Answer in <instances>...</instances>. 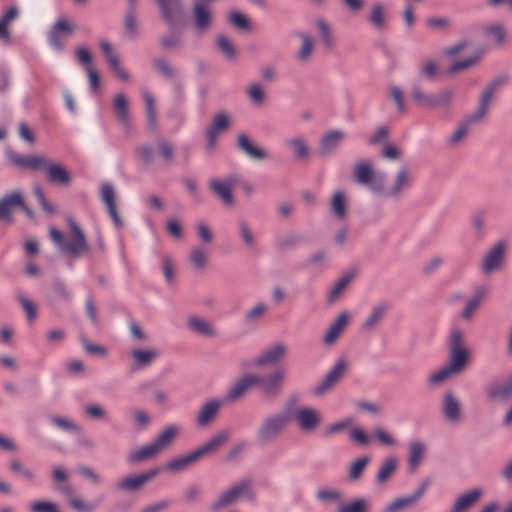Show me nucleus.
Instances as JSON below:
<instances>
[{"label": "nucleus", "mask_w": 512, "mask_h": 512, "mask_svg": "<svg viewBox=\"0 0 512 512\" xmlns=\"http://www.w3.org/2000/svg\"><path fill=\"white\" fill-rule=\"evenodd\" d=\"M469 352L460 329H453L449 338V361L446 365L454 374L461 373L468 363Z\"/></svg>", "instance_id": "423d86ee"}, {"label": "nucleus", "mask_w": 512, "mask_h": 512, "mask_svg": "<svg viewBox=\"0 0 512 512\" xmlns=\"http://www.w3.org/2000/svg\"><path fill=\"white\" fill-rule=\"evenodd\" d=\"M387 97L394 102L396 110L399 114L402 115L406 112L404 94L399 86H389L387 89Z\"/></svg>", "instance_id": "de8ad7c7"}, {"label": "nucleus", "mask_w": 512, "mask_h": 512, "mask_svg": "<svg viewBox=\"0 0 512 512\" xmlns=\"http://www.w3.org/2000/svg\"><path fill=\"white\" fill-rule=\"evenodd\" d=\"M301 240V236L295 233L280 235L276 239V248L279 251L290 250L299 244Z\"/></svg>", "instance_id": "09e8293b"}, {"label": "nucleus", "mask_w": 512, "mask_h": 512, "mask_svg": "<svg viewBox=\"0 0 512 512\" xmlns=\"http://www.w3.org/2000/svg\"><path fill=\"white\" fill-rule=\"evenodd\" d=\"M18 300L26 313V318L29 323H33L37 317V307L36 305L27 297L19 296Z\"/></svg>", "instance_id": "69168bd1"}, {"label": "nucleus", "mask_w": 512, "mask_h": 512, "mask_svg": "<svg viewBox=\"0 0 512 512\" xmlns=\"http://www.w3.org/2000/svg\"><path fill=\"white\" fill-rule=\"evenodd\" d=\"M160 453L159 449L155 445L154 442L147 444L141 447L138 450L133 451L129 457L128 461L131 463H139L148 459H152L156 457Z\"/></svg>", "instance_id": "e433bc0d"}, {"label": "nucleus", "mask_w": 512, "mask_h": 512, "mask_svg": "<svg viewBox=\"0 0 512 512\" xmlns=\"http://www.w3.org/2000/svg\"><path fill=\"white\" fill-rule=\"evenodd\" d=\"M487 396L496 401L507 402L512 397V377L501 382H493L486 388Z\"/></svg>", "instance_id": "5701e85b"}, {"label": "nucleus", "mask_w": 512, "mask_h": 512, "mask_svg": "<svg viewBox=\"0 0 512 512\" xmlns=\"http://www.w3.org/2000/svg\"><path fill=\"white\" fill-rule=\"evenodd\" d=\"M266 311L267 305L260 302L245 313V320L250 323L256 322L265 315Z\"/></svg>", "instance_id": "338daca9"}, {"label": "nucleus", "mask_w": 512, "mask_h": 512, "mask_svg": "<svg viewBox=\"0 0 512 512\" xmlns=\"http://www.w3.org/2000/svg\"><path fill=\"white\" fill-rule=\"evenodd\" d=\"M285 378L286 372L280 368L266 376L255 374L256 386L261 396L266 399H275L281 394Z\"/></svg>", "instance_id": "6e6552de"}, {"label": "nucleus", "mask_w": 512, "mask_h": 512, "mask_svg": "<svg viewBox=\"0 0 512 512\" xmlns=\"http://www.w3.org/2000/svg\"><path fill=\"white\" fill-rule=\"evenodd\" d=\"M66 221L71 230V235L68 240H64L60 251L68 254L72 258H79L89 251L88 242L84 232L73 217L68 216Z\"/></svg>", "instance_id": "0eeeda50"}, {"label": "nucleus", "mask_w": 512, "mask_h": 512, "mask_svg": "<svg viewBox=\"0 0 512 512\" xmlns=\"http://www.w3.org/2000/svg\"><path fill=\"white\" fill-rule=\"evenodd\" d=\"M124 29L125 33L130 38H135L137 36V20L134 15V7L131 8L125 13L124 16Z\"/></svg>", "instance_id": "052dcab7"}, {"label": "nucleus", "mask_w": 512, "mask_h": 512, "mask_svg": "<svg viewBox=\"0 0 512 512\" xmlns=\"http://www.w3.org/2000/svg\"><path fill=\"white\" fill-rule=\"evenodd\" d=\"M344 132L341 130H332L325 133L319 144L320 154L323 156H327L332 154L336 148L340 145L341 141L344 139Z\"/></svg>", "instance_id": "cd10ccee"}, {"label": "nucleus", "mask_w": 512, "mask_h": 512, "mask_svg": "<svg viewBox=\"0 0 512 512\" xmlns=\"http://www.w3.org/2000/svg\"><path fill=\"white\" fill-rule=\"evenodd\" d=\"M397 467V460L394 457L386 458L377 473L376 481L378 484H384L395 472Z\"/></svg>", "instance_id": "a18cd8bd"}, {"label": "nucleus", "mask_w": 512, "mask_h": 512, "mask_svg": "<svg viewBox=\"0 0 512 512\" xmlns=\"http://www.w3.org/2000/svg\"><path fill=\"white\" fill-rule=\"evenodd\" d=\"M505 81V78L498 77L485 86L480 94L476 111L467 115L460 121L456 130L450 137L451 144L461 142L473 126L481 123L486 118L496 91Z\"/></svg>", "instance_id": "f03ea898"}, {"label": "nucleus", "mask_w": 512, "mask_h": 512, "mask_svg": "<svg viewBox=\"0 0 512 512\" xmlns=\"http://www.w3.org/2000/svg\"><path fill=\"white\" fill-rule=\"evenodd\" d=\"M298 37L302 40V45L298 50L296 57L300 62H306L313 52V41L304 33H299Z\"/></svg>", "instance_id": "3c124183"}, {"label": "nucleus", "mask_w": 512, "mask_h": 512, "mask_svg": "<svg viewBox=\"0 0 512 512\" xmlns=\"http://www.w3.org/2000/svg\"><path fill=\"white\" fill-rule=\"evenodd\" d=\"M187 326L193 333L214 338L218 335L214 325L206 319L198 316H190L187 319Z\"/></svg>", "instance_id": "c85d7f7f"}, {"label": "nucleus", "mask_w": 512, "mask_h": 512, "mask_svg": "<svg viewBox=\"0 0 512 512\" xmlns=\"http://www.w3.org/2000/svg\"><path fill=\"white\" fill-rule=\"evenodd\" d=\"M179 433V428L176 425H170L166 427L153 441L159 451L166 449L169 447L176 436Z\"/></svg>", "instance_id": "4c0bfd02"}, {"label": "nucleus", "mask_w": 512, "mask_h": 512, "mask_svg": "<svg viewBox=\"0 0 512 512\" xmlns=\"http://www.w3.org/2000/svg\"><path fill=\"white\" fill-rule=\"evenodd\" d=\"M480 488L471 489L458 496L449 512H468L481 498Z\"/></svg>", "instance_id": "b1692460"}, {"label": "nucleus", "mask_w": 512, "mask_h": 512, "mask_svg": "<svg viewBox=\"0 0 512 512\" xmlns=\"http://www.w3.org/2000/svg\"><path fill=\"white\" fill-rule=\"evenodd\" d=\"M156 71L164 78L172 80L176 77V69L173 68L164 58H156L153 60Z\"/></svg>", "instance_id": "603ef678"}, {"label": "nucleus", "mask_w": 512, "mask_h": 512, "mask_svg": "<svg viewBox=\"0 0 512 512\" xmlns=\"http://www.w3.org/2000/svg\"><path fill=\"white\" fill-rule=\"evenodd\" d=\"M285 146L290 149L297 160H305L310 155L306 140L302 137H293L285 140Z\"/></svg>", "instance_id": "f704fd0d"}, {"label": "nucleus", "mask_w": 512, "mask_h": 512, "mask_svg": "<svg viewBox=\"0 0 512 512\" xmlns=\"http://www.w3.org/2000/svg\"><path fill=\"white\" fill-rule=\"evenodd\" d=\"M411 97L415 103L425 109H441L445 115L451 110L455 92L452 89H444L435 94H426L419 81H415L411 88Z\"/></svg>", "instance_id": "20e7f679"}, {"label": "nucleus", "mask_w": 512, "mask_h": 512, "mask_svg": "<svg viewBox=\"0 0 512 512\" xmlns=\"http://www.w3.org/2000/svg\"><path fill=\"white\" fill-rule=\"evenodd\" d=\"M224 401L220 399H209L204 402L196 415V425L200 428L210 426L218 417Z\"/></svg>", "instance_id": "dca6fc26"}, {"label": "nucleus", "mask_w": 512, "mask_h": 512, "mask_svg": "<svg viewBox=\"0 0 512 512\" xmlns=\"http://www.w3.org/2000/svg\"><path fill=\"white\" fill-rule=\"evenodd\" d=\"M142 97L145 103L148 128L150 130H155L157 127V119L154 97L149 91L146 90L142 92Z\"/></svg>", "instance_id": "37998d69"}, {"label": "nucleus", "mask_w": 512, "mask_h": 512, "mask_svg": "<svg viewBox=\"0 0 512 512\" xmlns=\"http://www.w3.org/2000/svg\"><path fill=\"white\" fill-rule=\"evenodd\" d=\"M388 309L389 305L386 302H381L373 306L370 314L362 324V329L364 331H370L374 329L382 321Z\"/></svg>", "instance_id": "2f4dec72"}, {"label": "nucleus", "mask_w": 512, "mask_h": 512, "mask_svg": "<svg viewBox=\"0 0 512 512\" xmlns=\"http://www.w3.org/2000/svg\"><path fill=\"white\" fill-rule=\"evenodd\" d=\"M10 160L18 167L29 169L33 172H43L47 181L63 187L70 186L72 176L66 166L56 162L43 154L21 156L13 153Z\"/></svg>", "instance_id": "f257e3e1"}, {"label": "nucleus", "mask_w": 512, "mask_h": 512, "mask_svg": "<svg viewBox=\"0 0 512 512\" xmlns=\"http://www.w3.org/2000/svg\"><path fill=\"white\" fill-rule=\"evenodd\" d=\"M244 496L253 497L252 481L250 479H243L223 491L212 504V508L219 510L231 506Z\"/></svg>", "instance_id": "1a4fd4ad"}, {"label": "nucleus", "mask_w": 512, "mask_h": 512, "mask_svg": "<svg viewBox=\"0 0 512 512\" xmlns=\"http://www.w3.org/2000/svg\"><path fill=\"white\" fill-rule=\"evenodd\" d=\"M369 21L377 30H383L385 28V11L382 4L376 3L372 6Z\"/></svg>", "instance_id": "8fccbe9b"}, {"label": "nucleus", "mask_w": 512, "mask_h": 512, "mask_svg": "<svg viewBox=\"0 0 512 512\" xmlns=\"http://www.w3.org/2000/svg\"><path fill=\"white\" fill-rule=\"evenodd\" d=\"M349 321V315L347 312L340 313L336 319L330 324L323 342L326 345H332L344 331Z\"/></svg>", "instance_id": "7c9ffc66"}, {"label": "nucleus", "mask_w": 512, "mask_h": 512, "mask_svg": "<svg viewBox=\"0 0 512 512\" xmlns=\"http://www.w3.org/2000/svg\"><path fill=\"white\" fill-rule=\"evenodd\" d=\"M142 97L145 103L148 128L150 130H155L157 127V119L154 97L149 91L146 90L142 92Z\"/></svg>", "instance_id": "79ce46f5"}, {"label": "nucleus", "mask_w": 512, "mask_h": 512, "mask_svg": "<svg viewBox=\"0 0 512 512\" xmlns=\"http://www.w3.org/2000/svg\"><path fill=\"white\" fill-rule=\"evenodd\" d=\"M75 24L66 19H59L54 23L48 33V42L50 46L62 51L64 48V38L73 34Z\"/></svg>", "instance_id": "2eb2a0df"}, {"label": "nucleus", "mask_w": 512, "mask_h": 512, "mask_svg": "<svg viewBox=\"0 0 512 512\" xmlns=\"http://www.w3.org/2000/svg\"><path fill=\"white\" fill-rule=\"evenodd\" d=\"M369 461H370V458L367 456H364V457H360L357 460H355L354 462H352L349 467V479L351 481H357L361 477V475H362L365 467L368 465Z\"/></svg>", "instance_id": "6e6d98bb"}, {"label": "nucleus", "mask_w": 512, "mask_h": 512, "mask_svg": "<svg viewBox=\"0 0 512 512\" xmlns=\"http://www.w3.org/2000/svg\"><path fill=\"white\" fill-rule=\"evenodd\" d=\"M216 45L227 59L234 60L236 58L235 47L225 35L217 36Z\"/></svg>", "instance_id": "5fc2aeb1"}, {"label": "nucleus", "mask_w": 512, "mask_h": 512, "mask_svg": "<svg viewBox=\"0 0 512 512\" xmlns=\"http://www.w3.org/2000/svg\"><path fill=\"white\" fill-rule=\"evenodd\" d=\"M254 386H256L255 374H246L229 388L227 398L231 401L237 400Z\"/></svg>", "instance_id": "bb28decb"}, {"label": "nucleus", "mask_w": 512, "mask_h": 512, "mask_svg": "<svg viewBox=\"0 0 512 512\" xmlns=\"http://www.w3.org/2000/svg\"><path fill=\"white\" fill-rule=\"evenodd\" d=\"M19 16V10L16 6H11L1 17H0V39L9 41L10 32L8 26Z\"/></svg>", "instance_id": "58836bf2"}, {"label": "nucleus", "mask_w": 512, "mask_h": 512, "mask_svg": "<svg viewBox=\"0 0 512 512\" xmlns=\"http://www.w3.org/2000/svg\"><path fill=\"white\" fill-rule=\"evenodd\" d=\"M101 199L105 203L108 213L117 227H122L123 222L116 207L115 192L112 184L105 183L101 187Z\"/></svg>", "instance_id": "a878e982"}, {"label": "nucleus", "mask_w": 512, "mask_h": 512, "mask_svg": "<svg viewBox=\"0 0 512 512\" xmlns=\"http://www.w3.org/2000/svg\"><path fill=\"white\" fill-rule=\"evenodd\" d=\"M236 146L241 152L255 161H263L268 158V153L263 148L253 144L245 133L238 134Z\"/></svg>", "instance_id": "aec40b11"}, {"label": "nucleus", "mask_w": 512, "mask_h": 512, "mask_svg": "<svg viewBox=\"0 0 512 512\" xmlns=\"http://www.w3.org/2000/svg\"><path fill=\"white\" fill-rule=\"evenodd\" d=\"M370 508L369 501L364 498H358L344 506L339 512H368Z\"/></svg>", "instance_id": "680f3d73"}, {"label": "nucleus", "mask_w": 512, "mask_h": 512, "mask_svg": "<svg viewBox=\"0 0 512 512\" xmlns=\"http://www.w3.org/2000/svg\"><path fill=\"white\" fill-rule=\"evenodd\" d=\"M442 414L451 423L461 421V403L452 392H446L443 396Z\"/></svg>", "instance_id": "412c9836"}, {"label": "nucleus", "mask_w": 512, "mask_h": 512, "mask_svg": "<svg viewBox=\"0 0 512 512\" xmlns=\"http://www.w3.org/2000/svg\"><path fill=\"white\" fill-rule=\"evenodd\" d=\"M161 16L170 28H177L182 22L185 11L183 0H155Z\"/></svg>", "instance_id": "f8f14e48"}, {"label": "nucleus", "mask_w": 512, "mask_h": 512, "mask_svg": "<svg viewBox=\"0 0 512 512\" xmlns=\"http://www.w3.org/2000/svg\"><path fill=\"white\" fill-rule=\"evenodd\" d=\"M161 469L155 467L140 474L129 475L117 481L115 489L122 492H137L140 491L149 481L155 478Z\"/></svg>", "instance_id": "9b49d317"}, {"label": "nucleus", "mask_w": 512, "mask_h": 512, "mask_svg": "<svg viewBox=\"0 0 512 512\" xmlns=\"http://www.w3.org/2000/svg\"><path fill=\"white\" fill-rule=\"evenodd\" d=\"M287 352V345L283 342H277L269 346L259 356H257L254 360V365L257 367H264L277 364L286 356Z\"/></svg>", "instance_id": "6ab92c4d"}, {"label": "nucleus", "mask_w": 512, "mask_h": 512, "mask_svg": "<svg viewBox=\"0 0 512 512\" xmlns=\"http://www.w3.org/2000/svg\"><path fill=\"white\" fill-rule=\"evenodd\" d=\"M30 510L32 512H60L57 505L49 501H35L31 504Z\"/></svg>", "instance_id": "774afa93"}, {"label": "nucleus", "mask_w": 512, "mask_h": 512, "mask_svg": "<svg viewBox=\"0 0 512 512\" xmlns=\"http://www.w3.org/2000/svg\"><path fill=\"white\" fill-rule=\"evenodd\" d=\"M172 29L173 31L171 33L162 36L159 40L162 48L165 50L176 49L181 44L180 31H176V28Z\"/></svg>", "instance_id": "bf43d9fd"}, {"label": "nucleus", "mask_w": 512, "mask_h": 512, "mask_svg": "<svg viewBox=\"0 0 512 512\" xmlns=\"http://www.w3.org/2000/svg\"><path fill=\"white\" fill-rule=\"evenodd\" d=\"M438 67L435 61L427 60L419 67V76L429 81H433L437 75Z\"/></svg>", "instance_id": "e2e57ef3"}, {"label": "nucleus", "mask_w": 512, "mask_h": 512, "mask_svg": "<svg viewBox=\"0 0 512 512\" xmlns=\"http://www.w3.org/2000/svg\"><path fill=\"white\" fill-rule=\"evenodd\" d=\"M472 229L474 233V237L477 240H480L483 238L485 231H486V217L483 212H478L472 217Z\"/></svg>", "instance_id": "4d7b16f0"}, {"label": "nucleus", "mask_w": 512, "mask_h": 512, "mask_svg": "<svg viewBox=\"0 0 512 512\" xmlns=\"http://www.w3.org/2000/svg\"><path fill=\"white\" fill-rule=\"evenodd\" d=\"M229 439L227 431H221L211 437L207 442L198 447L196 450L189 452L186 455L171 459L166 464V469L173 472H180L188 469L197 463L204 456L215 452Z\"/></svg>", "instance_id": "7ed1b4c3"}, {"label": "nucleus", "mask_w": 512, "mask_h": 512, "mask_svg": "<svg viewBox=\"0 0 512 512\" xmlns=\"http://www.w3.org/2000/svg\"><path fill=\"white\" fill-rule=\"evenodd\" d=\"M289 423L287 413H275L265 417L256 432V439L261 445H269L277 441Z\"/></svg>", "instance_id": "39448f33"}, {"label": "nucleus", "mask_w": 512, "mask_h": 512, "mask_svg": "<svg viewBox=\"0 0 512 512\" xmlns=\"http://www.w3.org/2000/svg\"><path fill=\"white\" fill-rule=\"evenodd\" d=\"M295 417L303 430L315 429L319 422V416L317 412L312 408H303L296 412Z\"/></svg>", "instance_id": "473e14b6"}, {"label": "nucleus", "mask_w": 512, "mask_h": 512, "mask_svg": "<svg viewBox=\"0 0 512 512\" xmlns=\"http://www.w3.org/2000/svg\"><path fill=\"white\" fill-rule=\"evenodd\" d=\"M189 260L193 267L203 270L206 267L207 254L203 248L195 247L191 250Z\"/></svg>", "instance_id": "13d9d810"}, {"label": "nucleus", "mask_w": 512, "mask_h": 512, "mask_svg": "<svg viewBox=\"0 0 512 512\" xmlns=\"http://www.w3.org/2000/svg\"><path fill=\"white\" fill-rule=\"evenodd\" d=\"M18 205H24V199L20 191H13L0 199V221L11 219L13 210Z\"/></svg>", "instance_id": "393cba45"}, {"label": "nucleus", "mask_w": 512, "mask_h": 512, "mask_svg": "<svg viewBox=\"0 0 512 512\" xmlns=\"http://www.w3.org/2000/svg\"><path fill=\"white\" fill-rule=\"evenodd\" d=\"M238 178L230 175L223 180L213 179L209 182L211 191L227 206L234 205L232 188L236 185Z\"/></svg>", "instance_id": "f3484780"}, {"label": "nucleus", "mask_w": 512, "mask_h": 512, "mask_svg": "<svg viewBox=\"0 0 512 512\" xmlns=\"http://www.w3.org/2000/svg\"><path fill=\"white\" fill-rule=\"evenodd\" d=\"M355 272L349 271L342 275L338 281L335 283L333 288L330 291L328 300L329 302L333 303L335 302L338 297L341 295V293L347 288V286L350 284V282L354 279Z\"/></svg>", "instance_id": "c03bdc74"}, {"label": "nucleus", "mask_w": 512, "mask_h": 512, "mask_svg": "<svg viewBox=\"0 0 512 512\" xmlns=\"http://www.w3.org/2000/svg\"><path fill=\"white\" fill-rule=\"evenodd\" d=\"M507 245L503 240L496 242L483 255L480 268L484 275L490 276L501 270L505 261Z\"/></svg>", "instance_id": "9d476101"}, {"label": "nucleus", "mask_w": 512, "mask_h": 512, "mask_svg": "<svg viewBox=\"0 0 512 512\" xmlns=\"http://www.w3.org/2000/svg\"><path fill=\"white\" fill-rule=\"evenodd\" d=\"M10 470L26 482L32 483L36 479L34 470L23 464L19 459H12L9 463Z\"/></svg>", "instance_id": "ea45409f"}, {"label": "nucleus", "mask_w": 512, "mask_h": 512, "mask_svg": "<svg viewBox=\"0 0 512 512\" xmlns=\"http://www.w3.org/2000/svg\"><path fill=\"white\" fill-rule=\"evenodd\" d=\"M425 452V445L421 442H413L409 449V469L415 472L420 465Z\"/></svg>", "instance_id": "49530a36"}, {"label": "nucleus", "mask_w": 512, "mask_h": 512, "mask_svg": "<svg viewBox=\"0 0 512 512\" xmlns=\"http://www.w3.org/2000/svg\"><path fill=\"white\" fill-rule=\"evenodd\" d=\"M157 147L159 154L164 159V161L167 164L171 163L175 156L173 145L164 139H160L157 142Z\"/></svg>", "instance_id": "0e129e2a"}, {"label": "nucleus", "mask_w": 512, "mask_h": 512, "mask_svg": "<svg viewBox=\"0 0 512 512\" xmlns=\"http://www.w3.org/2000/svg\"><path fill=\"white\" fill-rule=\"evenodd\" d=\"M331 212L337 219H344L347 214V201L343 192L336 191L331 200Z\"/></svg>", "instance_id": "a19ab883"}, {"label": "nucleus", "mask_w": 512, "mask_h": 512, "mask_svg": "<svg viewBox=\"0 0 512 512\" xmlns=\"http://www.w3.org/2000/svg\"><path fill=\"white\" fill-rule=\"evenodd\" d=\"M160 350L156 347L132 348L129 352L131 369L139 371L151 366L160 356Z\"/></svg>", "instance_id": "4468645a"}, {"label": "nucleus", "mask_w": 512, "mask_h": 512, "mask_svg": "<svg viewBox=\"0 0 512 512\" xmlns=\"http://www.w3.org/2000/svg\"><path fill=\"white\" fill-rule=\"evenodd\" d=\"M411 183L410 176L406 168H401L397 171L392 186L384 191L385 195L390 198L398 199L403 191L409 187Z\"/></svg>", "instance_id": "c756f323"}, {"label": "nucleus", "mask_w": 512, "mask_h": 512, "mask_svg": "<svg viewBox=\"0 0 512 512\" xmlns=\"http://www.w3.org/2000/svg\"><path fill=\"white\" fill-rule=\"evenodd\" d=\"M429 484V479H425L413 494L394 500L386 507L385 512H398L413 505L423 496Z\"/></svg>", "instance_id": "4be33fe9"}, {"label": "nucleus", "mask_w": 512, "mask_h": 512, "mask_svg": "<svg viewBox=\"0 0 512 512\" xmlns=\"http://www.w3.org/2000/svg\"><path fill=\"white\" fill-rule=\"evenodd\" d=\"M113 108L117 120L124 126L129 127V103L128 99L123 93L115 95L113 101Z\"/></svg>", "instance_id": "72a5a7b5"}, {"label": "nucleus", "mask_w": 512, "mask_h": 512, "mask_svg": "<svg viewBox=\"0 0 512 512\" xmlns=\"http://www.w3.org/2000/svg\"><path fill=\"white\" fill-rule=\"evenodd\" d=\"M195 25L198 30H204L211 25L212 17L210 11L205 8L203 0H198L194 5Z\"/></svg>", "instance_id": "c9c22d12"}, {"label": "nucleus", "mask_w": 512, "mask_h": 512, "mask_svg": "<svg viewBox=\"0 0 512 512\" xmlns=\"http://www.w3.org/2000/svg\"><path fill=\"white\" fill-rule=\"evenodd\" d=\"M239 235L247 248H254L256 241L252 229L245 220L238 222Z\"/></svg>", "instance_id": "864d4df0"}, {"label": "nucleus", "mask_w": 512, "mask_h": 512, "mask_svg": "<svg viewBox=\"0 0 512 512\" xmlns=\"http://www.w3.org/2000/svg\"><path fill=\"white\" fill-rule=\"evenodd\" d=\"M346 368V361L343 359L338 360L322 381L315 387L314 394L320 396L331 390L343 377Z\"/></svg>", "instance_id": "a211bd4d"}, {"label": "nucleus", "mask_w": 512, "mask_h": 512, "mask_svg": "<svg viewBox=\"0 0 512 512\" xmlns=\"http://www.w3.org/2000/svg\"><path fill=\"white\" fill-rule=\"evenodd\" d=\"M354 180L359 184L369 186L375 193L382 194L384 192L383 178L375 179L373 167L367 161L355 165Z\"/></svg>", "instance_id": "ddd939ff"}]
</instances>
